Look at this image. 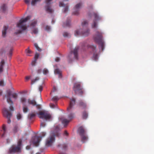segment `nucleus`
Returning a JSON list of instances; mask_svg holds the SVG:
<instances>
[{"label": "nucleus", "instance_id": "f257e3e1", "mask_svg": "<svg viewBox=\"0 0 154 154\" xmlns=\"http://www.w3.org/2000/svg\"><path fill=\"white\" fill-rule=\"evenodd\" d=\"M75 99L72 98L70 100L69 106L67 108V110L69 113L68 116L69 120L66 119H61L62 123L64 125V126H66L69 122L70 121L74 118V113L72 112L74 109L73 106L75 104Z\"/></svg>", "mask_w": 154, "mask_h": 154}, {"label": "nucleus", "instance_id": "f03ea898", "mask_svg": "<svg viewBox=\"0 0 154 154\" xmlns=\"http://www.w3.org/2000/svg\"><path fill=\"white\" fill-rule=\"evenodd\" d=\"M38 114L39 116V117L40 119H45L46 120H48L51 119V115L49 113L44 111H41L38 113L35 112L29 113L28 116V119L29 122H32V120L34 119L36 116Z\"/></svg>", "mask_w": 154, "mask_h": 154}, {"label": "nucleus", "instance_id": "7ed1b4c3", "mask_svg": "<svg viewBox=\"0 0 154 154\" xmlns=\"http://www.w3.org/2000/svg\"><path fill=\"white\" fill-rule=\"evenodd\" d=\"M30 18V17L28 16L24 19H21L19 21L16 26L19 29L15 33V34L17 35L21 33L23 31L27 29V27L25 23Z\"/></svg>", "mask_w": 154, "mask_h": 154}, {"label": "nucleus", "instance_id": "20e7f679", "mask_svg": "<svg viewBox=\"0 0 154 154\" xmlns=\"http://www.w3.org/2000/svg\"><path fill=\"white\" fill-rule=\"evenodd\" d=\"M6 94L5 95V97H6L7 102L10 103L11 106L9 107L11 111H13L14 108L12 105L13 104V102L11 100V96L12 95L13 98L15 99H17L18 97L17 94L16 93H13L12 94V92L10 89H8L6 91Z\"/></svg>", "mask_w": 154, "mask_h": 154}, {"label": "nucleus", "instance_id": "39448f33", "mask_svg": "<svg viewBox=\"0 0 154 154\" xmlns=\"http://www.w3.org/2000/svg\"><path fill=\"white\" fill-rule=\"evenodd\" d=\"M95 42L98 44L99 48L103 51L104 49V43L103 39L102 33L99 31L96 32L95 35L94 36Z\"/></svg>", "mask_w": 154, "mask_h": 154}, {"label": "nucleus", "instance_id": "423d86ee", "mask_svg": "<svg viewBox=\"0 0 154 154\" xmlns=\"http://www.w3.org/2000/svg\"><path fill=\"white\" fill-rule=\"evenodd\" d=\"M88 22L86 21H84L82 23V25L84 28L83 30L82 29L77 30L75 32V35L77 36L79 35H83L84 36H87L89 33V29L86 27L88 25Z\"/></svg>", "mask_w": 154, "mask_h": 154}, {"label": "nucleus", "instance_id": "0eeeda50", "mask_svg": "<svg viewBox=\"0 0 154 154\" xmlns=\"http://www.w3.org/2000/svg\"><path fill=\"white\" fill-rule=\"evenodd\" d=\"M22 143V140L21 139H19L17 142V146H15L14 145H13L9 149V153H11L15 152H21Z\"/></svg>", "mask_w": 154, "mask_h": 154}, {"label": "nucleus", "instance_id": "6e6552de", "mask_svg": "<svg viewBox=\"0 0 154 154\" xmlns=\"http://www.w3.org/2000/svg\"><path fill=\"white\" fill-rule=\"evenodd\" d=\"M73 89L76 94L80 96H82L83 94L84 91L79 82L75 83L74 84Z\"/></svg>", "mask_w": 154, "mask_h": 154}, {"label": "nucleus", "instance_id": "1a4fd4ad", "mask_svg": "<svg viewBox=\"0 0 154 154\" xmlns=\"http://www.w3.org/2000/svg\"><path fill=\"white\" fill-rule=\"evenodd\" d=\"M91 15H93L94 17L93 23L92 24V28H96L97 26V21L101 20V17H100L97 13L95 12H93L92 14H89L88 15L90 17H91Z\"/></svg>", "mask_w": 154, "mask_h": 154}, {"label": "nucleus", "instance_id": "9d476101", "mask_svg": "<svg viewBox=\"0 0 154 154\" xmlns=\"http://www.w3.org/2000/svg\"><path fill=\"white\" fill-rule=\"evenodd\" d=\"M3 113L4 116L8 119L7 122L10 124L11 122L10 118L12 116V114L6 108H4L3 110Z\"/></svg>", "mask_w": 154, "mask_h": 154}, {"label": "nucleus", "instance_id": "9b49d317", "mask_svg": "<svg viewBox=\"0 0 154 154\" xmlns=\"http://www.w3.org/2000/svg\"><path fill=\"white\" fill-rule=\"evenodd\" d=\"M79 49V47H77L75 48L74 51H71L70 54L68 56V60L69 63H71L72 61V60L71 59L70 57L71 55L73 53L74 56V58L76 59H78V51Z\"/></svg>", "mask_w": 154, "mask_h": 154}, {"label": "nucleus", "instance_id": "f8f14e48", "mask_svg": "<svg viewBox=\"0 0 154 154\" xmlns=\"http://www.w3.org/2000/svg\"><path fill=\"white\" fill-rule=\"evenodd\" d=\"M55 140L54 136L51 135L47 139L45 145L46 146L48 147L51 146Z\"/></svg>", "mask_w": 154, "mask_h": 154}, {"label": "nucleus", "instance_id": "ddd939ff", "mask_svg": "<svg viewBox=\"0 0 154 154\" xmlns=\"http://www.w3.org/2000/svg\"><path fill=\"white\" fill-rule=\"evenodd\" d=\"M52 0H46L45 2L46 3V5L45 6V8L46 11L48 12L51 13L53 11V10L51 8V3L50 2Z\"/></svg>", "mask_w": 154, "mask_h": 154}, {"label": "nucleus", "instance_id": "4468645a", "mask_svg": "<svg viewBox=\"0 0 154 154\" xmlns=\"http://www.w3.org/2000/svg\"><path fill=\"white\" fill-rule=\"evenodd\" d=\"M82 5L81 3H79L76 5L74 8V11L73 12L72 14L75 15H78L79 14V9L81 8Z\"/></svg>", "mask_w": 154, "mask_h": 154}, {"label": "nucleus", "instance_id": "2eb2a0df", "mask_svg": "<svg viewBox=\"0 0 154 154\" xmlns=\"http://www.w3.org/2000/svg\"><path fill=\"white\" fill-rule=\"evenodd\" d=\"M41 140V139L40 137L35 136L32 138V141L33 143L36 146L39 145V143Z\"/></svg>", "mask_w": 154, "mask_h": 154}, {"label": "nucleus", "instance_id": "dca6fc26", "mask_svg": "<svg viewBox=\"0 0 154 154\" xmlns=\"http://www.w3.org/2000/svg\"><path fill=\"white\" fill-rule=\"evenodd\" d=\"M5 50L7 51L8 52L7 54L10 56H11L12 55L13 50V49L12 48H6L5 49L4 48H2L1 49V52L2 54L5 53Z\"/></svg>", "mask_w": 154, "mask_h": 154}, {"label": "nucleus", "instance_id": "f3484780", "mask_svg": "<svg viewBox=\"0 0 154 154\" xmlns=\"http://www.w3.org/2000/svg\"><path fill=\"white\" fill-rule=\"evenodd\" d=\"M6 132V126L4 124L2 125V130H1V132L0 133V135H1L2 137H4Z\"/></svg>", "mask_w": 154, "mask_h": 154}, {"label": "nucleus", "instance_id": "a211bd4d", "mask_svg": "<svg viewBox=\"0 0 154 154\" xmlns=\"http://www.w3.org/2000/svg\"><path fill=\"white\" fill-rule=\"evenodd\" d=\"M27 101L28 104L29 105H31L34 106L36 105V102L34 99L31 100L30 99H29Z\"/></svg>", "mask_w": 154, "mask_h": 154}, {"label": "nucleus", "instance_id": "6ab92c4d", "mask_svg": "<svg viewBox=\"0 0 154 154\" xmlns=\"http://www.w3.org/2000/svg\"><path fill=\"white\" fill-rule=\"evenodd\" d=\"M78 131L80 136H82L85 134V130L82 127H80L79 128Z\"/></svg>", "mask_w": 154, "mask_h": 154}, {"label": "nucleus", "instance_id": "aec40b11", "mask_svg": "<svg viewBox=\"0 0 154 154\" xmlns=\"http://www.w3.org/2000/svg\"><path fill=\"white\" fill-rule=\"evenodd\" d=\"M59 6L60 7H64V13L66 12L68 10V6L67 5L64 4L63 2H60L59 4Z\"/></svg>", "mask_w": 154, "mask_h": 154}, {"label": "nucleus", "instance_id": "412c9836", "mask_svg": "<svg viewBox=\"0 0 154 154\" xmlns=\"http://www.w3.org/2000/svg\"><path fill=\"white\" fill-rule=\"evenodd\" d=\"M8 28V26H5L3 27V29L2 31V36L3 37H5L7 32V30Z\"/></svg>", "mask_w": 154, "mask_h": 154}, {"label": "nucleus", "instance_id": "4be33fe9", "mask_svg": "<svg viewBox=\"0 0 154 154\" xmlns=\"http://www.w3.org/2000/svg\"><path fill=\"white\" fill-rule=\"evenodd\" d=\"M70 20L69 19H68L66 23H64L63 25V26L64 27H69L70 25Z\"/></svg>", "mask_w": 154, "mask_h": 154}, {"label": "nucleus", "instance_id": "5701e85b", "mask_svg": "<svg viewBox=\"0 0 154 154\" xmlns=\"http://www.w3.org/2000/svg\"><path fill=\"white\" fill-rule=\"evenodd\" d=\"M79 106L83 108H85L86 106V103L82 100L79 101Z\"/></svg>", "mask_w": 154, "mask_h": 154}, {"label": "nucleus", "instance_id": "b1692460", "mask_svg": "<svg viewBox=\"0 0 154 154\" xmlns=\"http://www.w3.org/2000/svg\"><path fill=\"white\" fill-rule=\"evenodd\" d=\"M5 64L4 60H2V61L0 63V73L3 71V66Z\"/></svg>", "mask_w": 154, "mask_h": 154}, {"label": "nucleus", "instance_id": "393cba45", "mask_svg": "<svg viewBox=\"0 0 154 154\" xmlns=\"http://www.w3.org/2000/svg\"><path fill=\"white\" fill-rule=\"evenodd\" d=\"M20 102L22 103L23 106L26 105V99L24 97H21L20 99Z\"/></svg>", "mask_w": 154, "mask_h": 154}, {"label": "nucleus", "instance_id": "a878e982", "mask_svg": "<svg viewBox=\"0 0 154 154\" xmlns=\"http://www.w3.org/2000/svg\"><path fill=\"white\" fill-rule=\"evenodd\" d=\"M81 136L82 138V141L84 143L85 141L87 140L88 137L85 135V134Z\"/></svg>", "mask_w": 154, "mask_h": 154}, {"label": "nucleus", "instance_id": "bb28decb", "mask_svg": "<svg viewBox=\"0 0 154 154\" xmlns=\"http://www.w3.org/2000/svg\"><path fill=\"white\" fill-rule=\"evenodd\" d=\"M37 21L36 20H33L31 23L30 25V26H32L33 27H35L36 26V25L37 24Z\"/></svg>", "mask_w": 154, "mask_h": 154}, {"label": "nucleus", "instance_id": "cd10ccee", "mask_svg": "<svg viewBox=\"0 0 154 154\" xmlns=\"http://www.w3.org/2000/svg\"><path fill=\"white\" fill-rule=\"evenodd\" d=\"M23 111L24 112L26 113L28 111L29 109L26 105L23 106Z\"/></svg>", "mask_w": 154, "mask_h": 154}, {"label": "nucleus", "instance_id": "c85d7f7f", "mask_svg": "<svg viewBox=\"0 0 154 154\" xmlns=\"http://www.w3.org/2000/svg\"><path fill=\"white\" fill-rule=\"evenodd\" d=\"M54 73L55 74H58L59 77L61 75V72L59 69H55L54 70Z\"/></svg>", "mask_w": 154, "mask_h": 154}, {"label": "nucleus", "instance_id": "c756f323", "mask_svg": "<svg viewBox=\"0 0 154 154\" xmlns=\"http://www.w3.org/2000/svg\"><path fill=\"white\" fill-rule=\"evenodd\" d=\"M26 54L27 56H30V54L32 51L29 49V48H28L25 51Z\"/></svg>", "mask_w": 154, "mask_h": 154}, {"label": "nucleus", "instance_id": "7c9ffc66", "mask_svg": "<svg viewBox=\"0 0 154 154\" xmlns=\"http://www.w3.org/2000/svg\"><path fill=\"white\" fill-rule=\"evenodd\" d=\"M1 8L3 11H5L7 8L6 5L5 4H3L1 6Z\"/></svg>", "mask_w": 154, "mask_h": 154}, {"label": "nucleus", "instance_id": "2f4dec72", "mask_svg": "<svg viewBox=\"0 0 154 154\" xmlns=\"http://www.w3.org/2000/svg\"><path fill=\"white\" fill-rule=\"evenodd\" d=\"M19 130L18 127L17 126H15L13 128V132L14 133H17Z\"/></svg>", "mask_w": 154, "mask_h": 154}, {"label": "nucleus", "instance_id": "473e14b6", "mask_svg": "<svg viewBox=\"0 0 154 154\" xmlns=\"http://www.w3.org/2000/svg\"><path fill=\"white\" fill-rule=\"evenodd\" d=\"M88 48H90L93 51H94L96 48V46H94L92 45H89L88 46Z\"/></svg>", "mask_w": 154, "mask_h": 154}, {"label": "nucleus", "instance_id": "72a5a7b5", "mask_svg": "<svg viewBox=\"0 0 154 154\" xmlns=\"http://www.w3.org/2000/svg\"><path fill=\"white\" fill-rule=\"evenodd\" d=\"M88 116V113L85 111L82 114V118L83 119H87Z\"/></svg>", "mask_w": 154, "mask_h": 154}, {"label": "nucleus", "instance_id": "f704fd0d", "mask_svg": "<svg viewBox=\"0 0 154 154\" xmlns=\"http://www.w3.org/2000/svg\"><path fill=\"white\" fill-rule=\"evenodd\" d=\"M41 1V0H32L31 3V5H34L37 2Z\"/></svg>", "mask_w": 154, "mask_h": 154}, {"label": "nucleus", "instance_id": "c9c22d12", "mask_svg": "<svg viewBox=\"0 0 154 154\" xmlns=\"http://www.w3.org/2000/svg\"><path fill=\"white\" fill-rule=\"evenodd\" d=\"M39 79V78L38 77H36V78L33 80H32L31 81V84L32 85L35 83L36 82L38 81Z\"/></svg>", "mask_w": 154, "mask_h": 154}, {"label": "nucleus", "instance_id": "e433bc0d", "mask_svg": "<svg viewBox=\"0 0 154 154\" xmlns=\"http://www.w3.org/2000/svg\"><path fill=\"white\" fill-rule=\"evenodd\" d=\"M93 58L95 60H97L98 58V54L94 53L93 56Z\"/></svg>", "mask_w": 154, "mask_h": 154}, {"label": "nucleus", "instance_id": "4c0bfd02", "mask_svg": "<svg viewBox=\"0 0 154 154\" xmlns=\"http://www.w3.org/2000/svg\"><path fill=\"white\" fill-rule=\"evenodd\" d=\"M63 35L65 37H68L70 36V34L66 32H64L63 33Z\"/></svg>", "mask_w": 154, "mask_h": 154}, {"label": "nucleus", "instance_id": "58836bf2", "mask_svg": "<svg viewBox=\"0 0 154 154\" xmlns=\"http://www.w3.org/2000/svg\"><path fill=\"white\" fill-rule=\"evenodd\" d=\"M43 72L44 74L47 75L49 72L48 70L46 68H44L43 70Z\"/></svg>", "mask_w": 154, "mask_h": 154}, {"label": "nucleus", "instance_id": "ea45409f", "mask_svg": "<svg viewBox=\"0 0 154 154\" xmlns=\"http://www.w3.org/2000/svg\"><path fill=\"white\" fill-rule=\"evenodd\" d=\"M32 33L35 34H36L38 32V29L37 28H34L32 30Z\"/></svg>", "mask_w": 154, "mask_h": 154}, {"label": "nucleus", "instance_id": "a19ab883", "mask_svg": "<svg viewBox=\"0 0 154 154\" xmlns=\"http://www.w3.org/2000/svg\"><path fill=\"white\" fill-rule=\"evenodd\" d=\"M52 100L54 101H57L59 100V98L56 96L52 98Z\"/></svg>", "mask_w": 154, "mask_h": 154}, {"label": "nucleus", "instance_id": "79ce46f5", "mask_svg": "<svg viewBox=\"0 0 154 154\" xmlns=\"http://www.w3.org/2000/svg\"><path fill=\"white\" fill-rule=\"evenodd\" d=\"M34 46L36 48V49L39 51H41V49H40L38 46V45L36 43H35L34 44Z\"/></svg>", "mask_w": 154, "mask_h": 154}, {"label": "nucleus", "instance_id": "37998d69", "mask_svg": "<svg viewBox=\"0 0 154 154\" xmlns=\"http://www.w3.org/2000/svg\"><path fill=\"white\" fill-rule=\"evenodd\" d=\"M17 118L18 119H20L21 118L22 116L20 113H18L17 115Z\"/></svg>", "mask_w": 154, "mask_h": 154}, {"label": "nucleus", "instance_id": "c03bdc74", "mask_svg": "<svg viewBox=\"0 0 154 154\" xmlns=\"http://www.w3.org/2000/svg\"><path fill=\"white\" fill-rule=\"evenodd\" d=\"M46 133L45 132H42L41 133V136H40V137L41 139L42 137H44L46 135Z\"/></svg>", "mask_w": 154, "mask_h": 154}, {"label": "nucleus", "instance_id": "a18cd8bd", "mask_svg": "<svg viewBox=\"0 0 154 154\" xmlns=\"http://www.w3.org/2000/svg\"><path fill=\"white\" fill-rule=\"evenodd\" d=\"M36 60H34L32 61L31 63V65L32 66H34L35 65V63H36Z\"/></svg>", "mask_w": 154, "mask_h": 154}, {"label": "nucleus", "instance_id": "49530a36", "mask_svg": "<svg viewBox=\"0 0 154 154\" xmlns=\"http://www.w3.org/2000/svg\"><path fill=\"white\" fill-rule=\"evenodd\" d=\"M39 54L38 53H36L35 56V60H37V59L39 57Z\"/></svg>", "mask_w": 154, "mask_h": 154}, {"label": "nucleus", "instance_id": "de8ad7c7", "mask_svg": "<svg viewBox=\"0 0 154 154\" xmlns=\"http://www.w3.org/2000/svg\"><path fill=\"white\" fill-rule=\"evenodd\" d=\"M45 126V124L44 122H41V127H44Z\"/></svg>", "mask_w": 154, "mask_h": 154}, {"label": "nucleus", "instance_id": "09e8293b", "mask_svg": "<svg viewBox=\"0 0 154 154\" xmlns=\"http://www.w3.org/2000/svg\"><path fill=\"white\" fill-rule=\"evenodd\" d=\"M67 145L66 144H63V149H66V148H67Z\"/></svg>", "mask_w": 154, "mask_h": 154}, {"label": "nucleus", "instance_id": "8fccbe9b", "mask_svg": "<svg viewBox=\"0 0 154 154\" xmlns=\"http://www.w3.org/2000/svg\"><path fill=\"white\" fill-rule=\"evenodd\" d=\"M50 29V27L49 26H47L45 27V30L47 31H49Z\"/></svg>", "mask_w": 154, "mask_h": 154}, {"label": "nucleus", "instance_id": "3c124183", "mask_svg": "<svg viewBox=\"0 0 154 154\" xmlns=\"http://www.w3.org/2000/svg\"><path fill=\"white\" fill-rule=\"evenodd\" d=\"M25 2L28 5L30 4V0H24Z\"/></svg>", "mask_w": 154, "mask_h": 154}, {"label": "nucleus", "instance_id": "603ef678", "mask_svg": "<svg viewBox=\"0 0 154 154\" xmlns=\"http://www.w3.org/2000/svg\"><path fill=\"white\" fill-rule=\"evenodd\" d=\"M4 82L2 80L0 81V86H4Z\"/></svg>", "mask_w": 154, "mask_h": 154}, {"label": "nucleus", "instance_id": "864d4df0", "mask_svg": "<svg viewBox=\"0 0 154 154\" xmlns=\"http://www.w3.org/2000/svg\"><path fill=\"white\" fill-rule=\"evenodd\" d=\"M50 106L52 108H54L55 107V105L52 103H50Z\"/></svg>", "mask_w": 154, "mask_h": 154}, {"label": "nucleus", "instance_id": "5fc2aeb1", "mask_svg": "<svg viewBox=\"0 0 154 154\" xmlns=\"http://www.w3.org/2000/svg\"><path fill=\"white\" fill-rule=\"evenodd\" d=\"M64 134L65 135L67 136L68 135V133L66 131H64Z\"/></svg>", "mask_w": 154, "mask_h": 154}, {"label": "nucleus", "instance_id": "6e6d98bb", "mask_svg": "<svg viewBox=\"0 0 154 154\" xmlns=\"http://www.w3.org/2000/svg\"><path fill=\"white\" fill-rule=\"evenodd\" d=\"M43 87L42 86H40L39 87V91L41 92L42 90Z\"/></svg>", "mask_w": 154, "mask_h": 154}, {"label": "nucleus", "instance_id": "4d7b16f0", "mask_svg": "<svg viewBox=\"0 0 154 154\" xmlns=\"http://www.w3.org/2000/svg\"><path fill=\"white\" fill-rule=\"evenodd\" d=\"M57 91V88L56 87H53V92H55Z\"/></svg>", "mask_w": 154, "mask_h": 154}, {"label": "nucleus", "instance_id": "13d9d810", "mask_svg": "<svg viewBox=\"0 0 154 154\" xmlns=\"http://www.w3.org/2000/svg\"><path fill=\"white\" fill-rule=\"evenodd\" d=\"M35 106L38 109H40V105L37 104H36V105H35Z\"/></svg>", "mask_w": 154, "mask_h": 154}, {"label": "nucleus", "instance_id": "bf43d9fd", "mask_svg": "<svg viewBox=\"0 0 154 154\" xmlns=\"http://www.w3.org/2000/svg\"><path fill=\"white\" fill-rule=\"evenodd\" d=\"M60 60V58L59 57H57L55 59V61L57 62H58Z\"/></svg>", "mask_w": 154, "mask_h": 154}, {"label": "nucleus", "instance_id": "052dcab7", "mask_svg": "<svg viewBox=\"0 0 154 154\" xmlns=\"http://www.w3.org/2000/svg\"><path fill=\"white\" fill-rule=\"evenodd\" d=\"M37 73L38 74H39V73H41L42 72V69H38L37 70Z\"/></svg>", "mask_w": 154, "mask_h": 154}, {"label": "nucleus", "instance_id": "680f3d73", "mask_svg": "<svg viewBox=\"0 0 154 154\" xmlns=\"http://www.w3.org/2000/svg\"><path fill=\"white\" fill-rule=\"evenodd\" d=\"M30 148V146H27L26 147V149L27 150L29 149Z\"/></svg>", "mask_w": 154, "mask_h": 154}, {"label": "nucleus", "instance_id": "e2e57ef3", "mask_svg": "<svg viewBox=\"0 0 154 154\" xmlns=\"http://www.w3.org/2000/svg\"><path fill=\"white\" fill-rule=\"evenodd\" d=\"M30 77L29 76H27L26 77V80H28L30 79Z\"/></svg>", "mask_w": 154, "mask_h": 154}, {"label": "nucleus", "instance_id": "0e129e2a", "mask_svg": "<svg viewBox=\"0 0 154 154\" xmlns=\"http://www.w3.org/2000/svg\"><path fill=\"white\" fill-rule=\"evenodd\" d=\"M59 154H66L65 153H64L62 152H59Z\"/></svg>", "mask_w": 154, "mask_h": 154}, {"label": "nucleus", "instance_id": "69168bd1", "mask_svg": "<svg viewBox=\"0 0 154 154\" xmlns=\"http://www.w3.org/2000/svg\"><path fill=\"white\" fill-rule=\"evenodd\" d=\"M2 92L1 90H0V96L2 94Z\"/></svg>", "mask_w": 154, "mask_h": 154}, {"label": "nucleus", "instance_id": "338daca9", "mask_svg": "<svg viewBox=\"0 0 154 154\" xmlns=\"http://www.w3.org/2000/svg\"><path fill=\"white\" fill-rule=\"evenodd\" d=\"M36 154H40V152H37Z\"/></svg>", "mask_w": 154, "mask_h": 154}, {"label": "nucleus", "instance_id": "774afa93", "mask_svg": "<svg viewBox=\"0 0 154 154\" xmlns=\"http://www.w3.org/2000/svg\"><path fill=\"white\" fill-rule=\"evenodd\" d=\"M60 145H58V146L59 147L60 146Z\"/></svg>", "mask_w": 154, "mask_h": 154}]
</instances>
